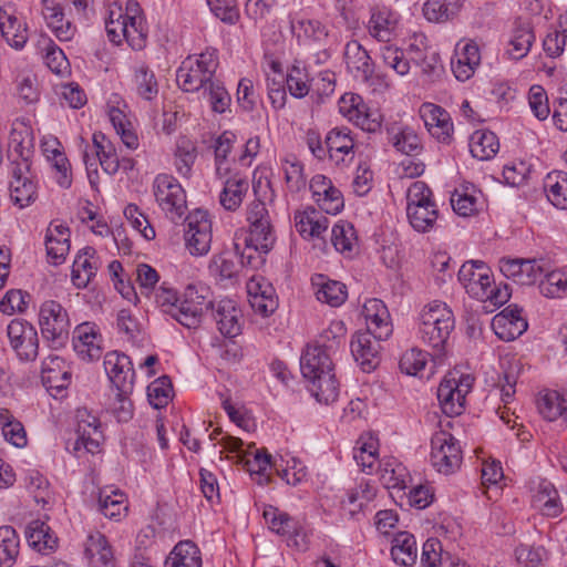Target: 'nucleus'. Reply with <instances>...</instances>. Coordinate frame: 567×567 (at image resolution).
<instances>
[{
    "instance_id": "nucleus-30",
    "label": "nucleus",
    "mask_w": 567,
    "mask_h": 567,
    "mask_svg": "<svg viewBox=\"0 0 567 567\" xmlns=\"http://www.w3.org/2000/svg\"><path fill=\"white\" fill-rule=\"evenodd\" d=\"M396 16L388 8H374L368 24L369 33L380 42H390L395 35Z\"/></svg>"
},
{
    "instance_id": "nucleus-16",
    "label": "nucleus",
    "mask_w": 567,
    "mask_h": 567,
    "mask_svg": "<svg viewBox=\"0 0 567 567\" xmlns=\"http://www.w3.org/2000/svg\"><path fill=\"white\" fill-rule=\"evenodd\" d=\"M517 305H509L492 319V329L504 341H512L522 336L528 327Z\"/></svg>"
},
{
    "instance_id": "nucleus-41",
    "label": "nucleus",
    "mask_w": 567,
    "mask_h": 567,
    "mask_svg": "<svg viewBox=\"0 0 567 567\" xmlns=\"http://www.w3.org/2000/svg\"><path fill=\"white\" fill-rule=\"evenodd\" d=\"M547 199L557 208L567 209V173L553 171L544 178Z\"/></svg>"
},
{
    "instance_id": "nucleus-44",
    "label": "nucleus",
    "mask_w": 567,
    "mask_h": 567,
    "mask_svg": "<svg viewBox=\"0 0 567 567\" xmlns=\"http://www.w3.org/2000/svg\"><path fill=\"white\" fill-rule=\"evenodd\" d=\"M460 0H427L423 7L424 17L432 22L453 19L460 11Z\"/></svg>"
},
{
    "instance_id": "nucleus-59",
    "label": "nucleus",
    "mask_w": 567,
    "mask_h": 567,
    "mask_svg": "<svg viewBox=\"0 0 567 567\" xmlns=\"http://www.w3.org/2000/svg\"><path fill=\"white\" fill-rule=\"evenodd\" d=\"M172 391L171 379L166 375L159 377L147 386L148 401L155 409H162L168 404Z\"/></svg>"
},
{
    "instance_id": "nucleus-14",
    "label": "nucleus",
    "mask_w": 567,
    "mask_h": 567,
    "mask_svg": "<svg viewBox=\"0 0 567 567\" xmlns=\"http://www.w3.org/2000/svg\"><path fill=\"white\" fill-rule=\"evenodd\" d=\"M341 111L348 116L354 125L368 133H375L382 126V115L379 110L368 107L361 96L357 94H346L341 99Z\"/></svg>"
},
{
    "instance_id": "nucleus-21",
    "label": "nucleus",
    "mask_w": 567,
    "mask_h": 567,
    "mask_svg": "<svg viewBox=\"0 0 567 567\" xmlns=\"http://www.w3.org/2000/svg\"><path fill=\"white\" fill-rule=\"evenodd\" d=\"M362 313L365 318L367 330L373 331L375 338L388 339L392 334L390 313L382 300L375 298L367 300Z\"/></svg>"
},
{
    "instance_id": "nucleus-19",
    "label": "nucleus",
    "mask_w": 567,
    "mask_h": 567,
    "mask_svg": "<svg viewBox=\"0 0 567 567\" xmlns=\"http://www.w3.org/2000/svg\"><path fill=\"white\" fill-rule=\"evenodd\" d=\"M421 117L429 133L439 142L450 143L453 133V123L450 114L441 106L425 103L420 109Z\"/></svg>"
},
{
    "instance_id": "nucleus-47",
    "label": "nucleus",
    "mask_w": 567,
    "mask_h": 567,
    "mask_svg": "<svg viewBox=\"0 0 567 567\" xmlns=\"http://www.w3.org/2000/svg\"><path fill=\"white\" fill-rule=\"evenodd\" d=\"M391 143L396 151L402 154L415 156L422 151V143L415 131L409 126H404L394 132V128L389 131Z\"/></svg>"
},
{
    "instance_id": "nucleus-35",
    "label": "nucleus",
    "mask_w": 567,
    "mask_h": 567,
    "mask_svg": "<svg viewBox=\"0 0 567 567\" xmlns=\"http://www.w3.org/2000/svg\"><path fill=\"white\" fill-rule=\"evenodd\" d=\"M309 382V391L318 402L330 404L339 396V382L334 371L324 370L323 374L307 380Z\"/></svg>"
},
{
    "instance_id": "nucleus-1",
    "label": "nucleus",
    "mask_w": 567,
    "mask_h": 567,
    "mask_svg": "<svg viewBox=\"0 0 567 567\" xmlns=\"http://www.w3.org/2000/svg\"><path fill=\"white\" fill-rule=\"evenodd\" d=\"M209 288L203 285H188L182 295L161 287L155 300L162 311L188 329L199 327L204 310L212 306Z\"/></svg>"
},
{
    "instance_id": "nucleus-57",
    "label": "nucleus",
    "mask_w": 567,
    "mask_h": 567,
    "mask_svg": "<svg viewBox=\"0 0 567 567\" xmlns=\"http://www.w3.org/2000/svg\"><path fill=\"white\" fill-rule=\"evenodd\" d=\"M123 39L127 41L134 50H141L145 45L146 30L144 28L143 18L141 16H128L124 18Z\"/></svg>"
},
{
    "instance_id": "nucleus-64",
    "label": "nucleus",
    "mask_w": 567,
    "mask_h": 567,
    "mask_svg": "<svg viewBox=\"0 0 567 567\" xmlns=\"http://www.w3.org/2000/svg\"><path fill=\"white\" fill-rule=\"evenodd\" d=\"M536 501L546 516L557 517L561 513L557 491L548 483L540 484Z\"/></svg>"
},
{
    "instance_id": "nucleus-28",
    "label": "nucleus",
    "mask_w": 567,
    "mask_h": 567,
    "mask_svg": "<svg viewBox=\"0 0 567 567\" xmlns=\"http://www.w3.org/2000/svg\"><path fill=\"white\" fill-rule=\"evenodd\" d=\"M41 380L49 390H56L59 393L69 386L71 372L65 369L62 358L49 355L42 362Z\"/></svg>"
},
{
    "instance_id": "nucleus-37",
    "label": "nucleus",
    "mask_w": 567,
    "mask_h": 567,
    "mask_svg": "<svg viewBox=\"0 0 567 567\" xmlns=\"http://www.w3.org/2000/svg\"><path fill=\"white\" fill-rule=\"evenodd\" d=\"M312 284L317 287L316 296L320 302L331 307H339L348 298L347 286L340 281L330 280L319 275L313 279Z\"/></svg>"
},
{
    "instance_id": "nucleus-60",
    "label": "nucleus",
    "mask_w": 567,
    "mask_h": 567,
    "mask_svg": "<svg viewBox=\"0 0 567 567\" xmlns=\"http://www.w3.org/2000/svg\"><path fill=\"white\" fill-rule=\"evenodd\" d=\"M427 357V352L417 348L405 351L399 362L401 372L413 377L419 375L425 369Z\"/></svg>"
},
{
    "instance_id": "nucleus-8",
    "label": "nucleus",
    "mask_w": 567,
    "mask_h": 567,
    "mask_svg": "<svg viewBox=\"0 0 567 567\" xmlns=\"http://www.w3.org/2000/svg\"><path fill=\"white\" fill-rule=\"evenodd\" d=\"M249 233L244 241L252 245L260 252H269L276 241L275 230L266 204L259 199L250 203L247 209Z\"/></svg>"
},
{
    "instance_id": "nucleus-2",
    "label": "nucleus",
    "mask_w": 567,
    "mask_h": 567,
    "mask_svg": "<svg viewBox=\"0 0 567 567\" xmlns=\"http://www.w3.org/2000/svg\"><path fill=\"white\" fill-rule=\"evenodd\" d=\"M344 327L341 322L330 326L320 340L308 346L300 358V370L306 380L323 374L324 370L334 371V359L340 346L344 343Z\"/></svg>"
},
{
    "instance_id": "nucleus-23",
    "label": "nucleus",
    "mask_w": 567,
    "mask_h": 567,
    "mask_svg": "<svg viewBox=\"0 0 567 567\" xmlns=\"http://www.w3.org/2000/svg\"><path fill=\"white\" fill-rule=\"evenodd\" d=\"M76 417L78 424V439L75 442V450L81 447L85 449L89 453H95L100 446L102 432L100 431V422L96 416L91 415L85 409L79 410Z\"/></svg>"
},
{
    "instance_id": "nucleus-12",
    "label": "nucleus",
    "mask_w": 567,
    "mask_h": 567,
    "mask_svg": "<svg viewBox=\"0 0 567 567\" xmlns=\"http://www.w3.org/2000/svg\"><path fill=\"white\" fill-rule=\"evenodd\" d=\"M7 336L12 350L22 361H33L39 352L37 329L28 321L13 319L7 327Z\"/></svg>"
},
{
    "instance_id": "nucleus-6",
    "label": "nucleus",
    "mask_w": 567,
    "mask_h": 567,
    "mask_svg": "<svg viewBox=\"0 0 567 567\" xmlns=\"http://www.w3.org/2000/svg\"><path fill=\"white\" fill-rule=\"evenodd\" d=\"M42 337L53 349L64 347L69 340L70 320L66 310L56 301L42 303L39 312Z\"/></svg>"
},
{
    "instance_id": "nucleus-31",
    "label": "nucleus",
    "mask_w": 567,
    "mask_h": 567,
    "mask_svg": "<svg viewBox=\"0 0 567 567\" xmlns=\"http://www.w3.org/2000/svg\"><path fill=\"white\" fill-rule=\"evenodd\" d=\"M84 554L91 567H114L112 548L99 532L87 536Z\"/></svg>"
},
{
    "instance_id": "nucleus-7",
    "label": "nucleus",
    "mask_w": 567,
    "mask_h": 567,
    "mask_svg": "<svg viewBox=\"0 0 567 567\" xmlns=\"http://www.w3.org/2000/svg\"><path fill=\"white\" fill-rule=\"evenodd\" d=\"M153 193L158 206L172 221L176 223L185 215L186 194L172 175H157L153 182Z\"/></svg>"
},
{
    "instance_id": "nucleus-52",
    "label": "nucleus",
    "mask_w": 567,
    "mask_h": 567,
    "mask_svg": "<svg viewBox=\"0 0 567 567\" xmlns=\"http://www.w3.org/2000/svg\"><path fill=\"white\" fill-rule=\"evenodd\" d=\"M281 168L285 174L287 188L291 193H298L306 187L303 165L299 159L295 156L286 157L282 161Z\"/></svg>"
},
{
    "instance_id": "nucleus-27",
    "label": "nucleus",
    "mask_w": 567,
    "mask_h": 567,
    "mask_svg": "<svg viewBox=\"0 0 567 567\" xmlns=\"http://www.w3.org/2000/svg\"><path fill=\"white\" fill-rule=\"evenodd\" d=\"M42 14L60 41H70L74 37L75 28L65 20L63 7L56 0H42Z\"/></svg>"
},
{
    "instance_id": "nucleus-18",
    "label": "nucleus",
    "mask_w": 567,
    "mask_h": 567,
    "mask_svg": "<svg viewBox=\"0 0 567 567\" xmlns=\"http://www.w3.org/2000/svg\"><path fill=\"white\" fill-rule=\"evenodd\" d=\"M481 63L478 45L474 41L458 42L451 60L452 72L455 78L465 82L471 79Z\"/></svg>"
},
{
    "instance_id": "nucleus-3",
    "label": "nucleus",
    "mask_w": 567,
    "mask_h": 567,
    "mask_svg": "<svg viewBox=\"0 0 567 567\" xmlns=\"http://www.w3.org/2000/svg\"><path fill=\"white\" fill-rule=\"evenodd\" d=\"M104 369L115 391L118 402L117 419L127 421L132 417V402L130 395L134 390L135 371L128 355L111 351L104 357Z\"/></svg>"
},
{
    "instance_id": "nucleus-4",
    "label": "nucleus",
    "mask_w": 567,
    "mask_h": 567,
    "mask_svg": "<svg viewBox=\"0 0 567 567\" xmlns=\"http://www.w3.org/2000/svg\"><path fill=\"white\" fill-rule=\"evenodd\" d=\"M454 316L446 303L433 301L421 312L420 338L433 349V357H441L454 329Z\"/></svg>"
},
{
    "instance_id": "nucleus-46",
    "label": "nucleus",
    "mask_w": 567,
    "mask_h": 567,
    "mask_svg": "<svg viewBox=\"0 0 567 567\" xmlns=\"http://www.w3.org/2000/svg\"><path fill=\"white\" fill-rule=\"evenodd\" d=\"M0 426L4 439L17 447L27 444V434L22 423L8 409H0Z\"/></svg>"
},
{
    "instance_id": "nucleus-48",
    "label": "nucleus",
    "mask_w": 567,
    "mask_h": 567,
    "mask_svg": "<svg viewBox=\"0 0 567 567\" xmlns=\"http://www.w3.org/2000/svg\"><path fill=\"white\" fill-rule=\"evenodd\" d=\"M99 509L101 513L111 519H116L127 511L126 498L120 489H113L107 493L102 489L99 495Z\"/></svg>"
},
{
    "instance_id": "nucleus-43",
    "label": "nucleus",
    "mask_w": 567,
    "mask_h": 567,
    "mask_svg": "<svg viewBox=\"0 0 567 567\" xmlns=\"http://www.w3.org/2000/svg\"><path fill=\"white\" fill-rule=\"evenodd\" d=\"M134 89L136 94L145 100L153 101L158 95V83L154 72L144 63L134 69Z\"/></svg>"
},
{
    "instance_id": "nucleus-20",
    "label": "nucleus",
    "mask_w": 567,
    "mask_h": 567,
    "mask_svg": "<svg viewBox=\"0 0 567 567\" xmlns=\"http://www.w3.org/2000/svg\"><path fill=\"white\" fill-rule=\"evenodd\" d=\"M210 311L221 334L234 338L240 333V310L231 300H220L217 305L212 300V306L204 310V315Z\"/></svg>"
},
{
    "instance_id": "nucleus-32",
    "label": "nucleus",
    "mask_w": 567,
    "mask_h": 567,
    "mask_svg": "<svg viewBox=\"0 0 567 567\" xmlns=\"http://www.w3.org/2000/svg\"><path fill=\"white\" fill-rule=\"evenodd\" d=\"M0 32L7 43L16 49L21 50L28 42V28L18 18L4 8H0Z\"/></svg>"
},
{
    "instance_id": "nucleus-56",
    "label": "nucleus",
    "mask_w": 567,
    "mask_h": 567,
    "mask_svg": "<svg viewBox=\"0 0 567 567\" xmlns=\"http://www.w3.org/2000/svg\"><path fill=\"white\" fill-rule=\"evenodd\" d=\"M331 243L338 251H352L357 243L353 225L342 220L337 223L331 230Z\"/></svg>"
},
{
    "instance_id": "nucleus-17",
    "label": "nucleus",
    "mask_w": 567,
    "mask_h": 567,
    "mask_svg": "<svg viewBox=\"0 0 567 567\" xmlns=\"http://www.w3.org/2000/svg\"><path fill=\"white\" fill-rule=\"evenodd\" d=\"M249 303L262 317L272 315L278 308L275 288L265 278H251L247 284Z\"/></svg>"
},
{
    "instance_id": "nucleus-54",
    "label": "nucleus",
    "mask_w": 567,
    "mask_h": 567,
    "mask_svg": "<svg viewBox=\"0 0 567 567\" xmlns=\"http://www.w3.org/2000/svg\"><path fill=\"white\" fill-rule=\"evenodd\" d=\"M437 208L433 198L432 189L422 181H416L411 184L406 192V208L414 209L415 207Z\"/></svg>"
},
{
    "instance_id": "nucleus-51",
    "label": "nucleus",
    "mask_w": 567,
    "mask_h": 567,
    "mask_svg": "<svg viewBox=\"0 0 567 567\" xmlns=\"http://www.w3.org/2000/svg\"><path fill=\"white\" fill-rule=\"evenodd\" d=\"M544 278L539 281V291L547 298H559L567 293V275L558 270L549 271L546 268Z\"/></svg>"
},
{
    "instance_id": "nucleus-9",
    "label": "nucleus",
    "mask_w": 567,
    "mask_h": 567,
    "mask_svg": "<svg viewBox=\"0 0 567 567\" xmlns=\"http://www.w3.org/2000/svg\"><path fill=\"white\" fill-rule=\"evenodd\" d=\"M430 458L437 472L449 475L461 465V447L452 434L439 431L431 439Z\"/></svg>"
},
{
    "instance_id": "nucleus-61",
    "label": "nucleus",
    "mask_w": 567,
    "mask_h": 567,
    "mask_svg": "<svg viewBox=\"0 0 567 567\" xmlns=\"http://www.w3.org/2000/svg\"><path fill=\"white\" fill-rule=\"evenodd\" d=\"M535 40V35L530 28L520 27L514 31V34L509 41L511 49L508 50L509 55L519 60L524 58L530 50L532 44Z\"/></svg>"
},
{
    "instance_id": "nucleus-42",
    "label": "nucleus",
    "mask_w": 567,
    "mask_h": 567,
    "mask_svg": "<svg viewBox=\"0 0 567 567\" xmlns=\"http://www.w3.org/2000/svg\"><path fill=\"white\" fill-rule=\"evenodd\" d=\"M537 408L544 419L555 421L559 416L567 417V392L546 391L537 400Z\"/></svg>"
},
{
    "instance_id": "nucleus-40",
    "label": "nucleus",
    "mask_w": 567,
    "mask_h": 567,
    "mask_svg": "<svg viewBox=\"0 0 567 567\" xmlns=\"http://www.w3.org/2000/svg\"><path fill=\"white\" fill-rule=\"evenodd\" d=\"M165 567H202L199 548L190 540L179 542L167 557Z\"/></svg>"
},
{
    "instance_id": "nucleus-25",
    "label": "nucleus",
    "mask_w": 567,
    "mask_h": 567,
    "mask_svg": "<svg viewBox=\"0 0 567 567\" xmlns=\"http://www.w3.org/2000/svg\"><path fill=\"white\" fill-rule=\"evenodd\" d=\"M100 340L101 337L89 322L79 324L73 332V348L83 360L92 361L101 357Z\"/></svg>"
},
{
    "instance_id": "nucleus-45",
    "label": "nucleus",
    "mask_w": 567,
    "mask_h": 567,
    "mask_svg": "<svg viewBox=\"0 0 567 567\" xmlns=\"http://www.w3.org/2000/svg\"><path fill=\"white\" fill-rule=\"evenodd\" d=\"M235 138L236 136L234 133L225 131L215 142L214 153L216 175L220 179L227 177L230 174V167L228 165L227 158L233 150Z\"/></svg>"
},
{
    "instance_id": "nucleus-29",
    "label": "nucleus",
    "mask_w": 567,
    "mask_h": 567,
    "mask_svg": "<svg viewBox=\"0 0 567 567\" xmlns=\"http://www.w3.org/2000/svg\"><path fill=\"white\" fill-rule=\"evenodd\" d=\"M95 249L86 246L82 248L72 266L71 279L76 288H85L97 270V259Z\"/></svg>"
},
{
    "instance_id": "nucleus-49",
    "label": "nucleus",
    "mask_w": 567,
    "mask_h": 567,
    "mask_svg": "<svg viewBox=\"0 0 567 567\" xmlns=\"http://www.w3.org/2000/svg\"><path fill=\"white\" fill-rule=\"evenodd\" d=\"M19 554V538L13 527H0V567H12Z\"/></svg>"
},
{
    "instance_id": "nucleus-53",
    "label": "nucleus",
    "mask_w": 567,
    "mask_h": 567,
    "mask_svg": "<svg viewBox=\"0 0 567 567\" xmlns=\"http://www.w3.org/2000/svg\"><path fill=\"white\" fill-rule=\"evenodd\" d=\"M406 216L410 225L419 233L431 231L439 218V208L415 207L406 208Z\"/></svg>"
},
{
    "instance_id": "nucleus-10",
    "label": "nucleus",
    "mask_w": 567,
    "mask_h": 567,
    "mask_svg": "<svg viewBox=\"0 0 567 567\" xmlns=\"http://www.w3.org/2000/svg\"><path fill=\"white\" fill-rule=\"evenodd\" d=\"M472 382L470 375H462L460 379L446 377L442 380L437 388V399L444 414L457 416L463 413Z\"/></svg>"
},
{
    "instance_id": "nucleus-11",
    "label": "nucleus",
    "mask_w": 567,
    "mask_h": 567,
    "mask_svg": "<svg viewBox=\"0 0 567 567\" xmlns=\"http://www.w3.org/2000/svg\"><path fill=\"white\" fill-rule=\"evenodd\" d=\"M185 245L193 256H204L210 250L213 234L207 212L197 209L186 217Z\"/></svg>"
},
{
    "instance_id": "nucleus-58",
    "label": "nucleus",
    "mask_w": 567,
    "mask_h": 567,
    "mask_svg": "<svg viewBox=\"0 0 567 567\" xmlns=\"http://www.w3.org/2000/svg\"><path fill=\"white\" fill-rule=\"evenodd\" d=\"M515 556L520 567H542L548 559V553L544 546L519 545L515 549Z\"/></svg>"
},
{
    "instance_id": "nucleus-13",
    "label": "nucleus",
    "mask_w": 567,
    "mask_h": 567,
    "mask_svg": "<svg viewBox=\"0 0 567 567\" xmlns=\"http://www.w3.org/2000/svg\"><path fill=\"white\" fill-rule=\"evenodd\" d=\"M457 277L466 292L480 301H485L486 290L494 284L489 267L481 260L465 261Z\"/></svg>"
},
{
    "instance_id": "nucleus-26",
    "label": "nucleus",
    "mask_w": 567,
    "mask_h": 567,
    "mask_svg": "<svg viewBox=\"0 0 567 567\" xmlns=\"http://www.w3.org/2000/svg\"><path fill=\"white\" fill-rule=\"evenodd\" d=\"M29 174L30 171H24L20 165H16L12 169L10 197L20 208L29 206L37 198V186Z\"/></svg>"
},
{
    "instance_id": "nucleus-36",
    "label": "nucleus",
    "mask_w": 567,
    "mask_h": 567,
    "mask_svg": "<svg viewBox=\"0 0 567 567\" xmlns=\"http://www.w3.org/2000/svg\"><path fill=\"white\" fill-rule=\"evenodd\" d=\"M391 556L395 564L412 567L417 559L415 537L408 532L398 533L392 539Z\"/></svg>"
},
{
    "instance_id": "nucleus-5",
    "label": "nucleus",
    "mask_w": 567,
    "mask_h": 567,
    "mask_svg": "<svg viewBox=\"0 0 567 567\" xmlns=\"http://www.w3.org/2000/svg\"><path fill=\"white\" fill-rule=\"evenodd\" d=\"M218 66L217 51L206 49L196 56H188L176 72V82L186 92H195L213 81Z\"/></svg>"
},
{
    "instance_id": "nucleus-55",
    "label": "nucleus",
    "mask_w": 567,
    "mask_h": 567,
    "mask_svg": "<svg viewBox=\"0 0 567 567\" xmlns=\"http://www.w3.org/2000/svg\"><path fill=\"white\" fill-rule=\"evenodd\" d=\"M240 462L244 463L250 475L257 476L258 484L269 482L267 471L271 467V455L267 451H257L252 458L240 456Z\"/></svg>"
},
{
    "instance_id": "nucleus-63",
    "label": "nucleus",
    "mask_w": 567,
    "mask_h": 567,
    "mask_svg": "<svg viewBox=\"0 0 567 567\" xmlns=\"http://www.w3.org/2000/svg\"><path fill=\"white\" fill-rule=\"evenodd\" d=\"M405 476V467L395 462H386L380 467V481L388 489H404Z\"/></svg>"
},
{
    "instance_id": "nucleus-39",
    "label": "nucleus",
    "mask_w": 567,
    "mask_h": 567,
    "mask_svg": "<svg viewBox=\"0 0 567 567\" xmlns=\"http://www.w3.org/2000/svg\"><path fill=\"white\" fill-rule=\"evenodd\" d=\"M499 150V142L495 133L487 130L475 131L470 138V152L480 161L493 158Z\"/></svg>"
},
{
    "instance_id": "nucleus-22",
    "label": "nucleus",
    "mask_w": 567,
    "mask_h": 567,
    "mask_svg": "<svg viewBox=\"0 0 567 567\" xmlns=\"http://www.w3.org/2000/svg\"><path fill=\"white\" fill-rule=\"evenodd\" d=\"M348 70L363 82H369L374 73V63L368 51L355 40L349 41L344 48Z\"/></svg>"
},
{
    "instance_id": "nucleus-38",
    "label": "nucleus",
    "mask_w": 567,
    "mask_h": 567,
    "mask_svg": "<svg viewBox=\"0 0 567 567\" xmlns=\"http://www.w3.org/2000/svg\"><path fill=\"white\" fill-rule=\"evenodd\" d=\"M25 537L29 545L38 551L53 550L58 546V537L42 519H34L28 524Z\"/></svg>"
},
{
    "instance_id": "nucleus-24",
    "label": "nucleus",
    "mask_w": 567,
    "mask_h": 567,
    "mask_svg": "<svg viewBox=\"0 0 567 567\" xmlns=\"http://www.w3.org/2000/svg\"><path fill=\"white\" fill-rule=\"evenodd\" d=\"M324 145L327 146V154L330 159L337 164L343 163L346 156L351 155L350 158H353L354 137L351 130L347 126L330 130L324 138Z\"/></svg>"
},
{
    "instance_id": "nucleus-33",
    "label": "nucleus",
    "mask_w": 567,
    "mask_h": 567,
    "mask_svg": "<svg viewBox=\"0 0 567 567\" xmlns=\"http://www.w3.org/2000/svg\"><path fill=\"white\" fill-rule=\"evenodd\" d=\"M225 178L219 202L225 209L234 212L241 205L249 189V182L238 173Z\"/></svg>"
},
{
    "instance_id": "nucleus-34",
    "label": "nucleus",
    "mask_w": 567,
    "mask_h": 567,
    "mask_svg": "<svg viewBox=\"0 0 567 567\" xmlns=\"http://www.w3.org/2000/svg\"><path fill=\"white\" fill-rule=\"evenodd\" d=\"M264 518L272 532L278 535L289 536L297 544L296 538L302 533V526L297 519L274 506H267L264 509Z\"/></svg>"
},
{
    "instance_id": "nucleus-62",
    "label": "nucleus",
    "mask_w": 567,
    "mask_h": 567,
    "mask_svg": "<svg viewBox=\"0 0 567 567\" xmlns=\"http://www.w3.org/2000/svg\"><path fill=\"white\" fill-rule=\"evenodd\" d=\"M286 87L296 99H302L308 95L311 83L309 82L306 70L293 65L286 76Z\"/></svg>"
},
{
    "instance_id": "nucleus-15",
    "label": "nucleus",
    "mask_w": 567,
    "mask_h": 567,
    "mask_svg": "<svg viewBox=\"0 0 567 567\" xmlns=\"http://www.w3.org/2000/svg\"><path fill=\"white\" fill-rule=\"evenodd\" d=\"M375 333L370 330L358 331L351 340V353L355 362L364 372L374 370L380 363V341Z\"/></svg>"
},
{
    "instance_id": "nucleus-50",
    "label": "nucleus",
    "mask_w": 567,
    "mask_h": 567,
    "mask_svg": "<svg viewBox=\"0 0 567 567\" xmlns=\"http://www.w3.org/2000/svg\"><path fill=\"white\" fill-rule=\"evenodd\" d=\"M291 31L299 40H311L322 42L328 37V30L318 20L293 19L291 20Z\"/></svg>"
}]
</instances>
